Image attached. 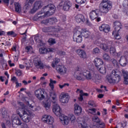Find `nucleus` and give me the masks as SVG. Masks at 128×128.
Returning a JSON list of instances; mask_svg holds the SVG:
<instances>
[{
  "instance_id": "5701e85b",
  "label": "nucleus",
  "mask_w": 128,
  "mask_h": 128,
  "mask_svg": "<svg viewBox=\"0 0 128 128\" xmlns=\"http://www.w3.org/2000/svg\"><path fill=\"white\" fill-rule=\"evenodd\" d=\"M34 40L35 42H36L38 44V46H44V42H42V38H40V37L36 35L34 38Z\"/></svg>"
},
{
  "instance_id": "72a5a7b5",
  "label": "nucleus",
  "mask_w": 128,
  "mask_h": 128,
  "mask_svg": "<svg viewBox=\"0 0 128 128\" xmlns=\"http://www.w3.org/2000/svg\"><path fill=\"white\" fill-rule=\"evenodd\" d=\"M97 70L100 74H104L106 72V67H99Z\"/></svg>"
},
{
  "instance_id": "bb28decb",
  "label": "nucleus",
  "mask_w": 128,
  "mask_h": 128,
  "mask_svg": "<svg viewBox=\"0 0 128 128\" xmlns=\"http://www.w3.org/2000/svg\"><path fill=\"white\" fill-rule=\"evenodd\" d=\"M0 112L3 118H8V112L6 111V108H1Z\"/></svg>"
},
{
  "instance_id": "37998d69",
  "label": "nucleus",
  "mask_w": 128,
  "mask_h": 128,
  "mask_svg": "<svg viewBox=\"0 0 128 128\" xmlns=\"http://www.w3.org/2000/svg\"><path fill=\"white\" fill-rule=\"evenodd\" d=\"M44 108L46 110H50V102H46V103L44 104Z\"/></svg>"
},
{
  "instance_id": "5fc2aeb1",
  "label": "nucleus",
  "mask_w": 128,
  "mask_h": 128,
  "mask_svg": "<svg viewBox=\"0 0 128 128\" xmlns=\"http://www.w3.org/2000/svg\"><path fill=\"white\" fill-rule=\"evenodd\" d=\"M111 62L112 63L113 66H118V61H116V60L112 59Z\"/></svg>"
},
{
  "instance_id": "c9c22d12",
  "label": "nucleus",
  "mask_w": 128,
  "mask_h": 128,
  "mask_svg": "<svg viewBox=\"0 0 128 128\" xmlns=\"http://www.w3.org/2000/svg\"><path fill=\"white\" fill-rule=\"evenodd\" d=\"M68 118L70 120L71 122H76V116H74V115L73 114H70L69 115L68 120Z\"/></svg>"
},
{
  "instance_id": "7ed1b4c3",
  "label": "nucleus",
  "mask_w": 128,
  "mask_h": 128,
  "mask_svg": "<svg viewBox=\"0 0 128 128\" xmlns=\"http://www.w3.org/2000/svg\"><path fill=\"white\" fill-rule=\"evenodd\" d=\"M106 78L110 84H118L120 82V72L118 70H114L110 74L106 76Z\"/></svg>"
},
{
  "instance_id": "e2e57ef3",
  "label": "nucleus",
  "mask_w": 128,
  "mask_h": 128,
  "mask_svg": "<svg viewBox=\"0 0 128 128\" xmlns=\"http://www.w3.org/2000/svg\"><path fill=\"white\" fill-rule=\"evenodd\" d=\"M42 32H48V27H44L42 30Z\"/></svg>"
},
{
  "instance_id": "473e14b6",
  "label": "nucleus",
  "mask_w": 128,
  "mask_h": 128,
  "mask_svg": "<svg viewBox=\"0 0 128 128\" xmlns=\"http://www.w3.org/2000/svg\"><path fill=\"white\" fill-rule=\"evenodd\" d=\"M103 59L104 60H106V62H108V60H110V55L106 53H105L102 56Z\"/></svg>"
},
{
  "instance_id": "f8f14e48",
  "label": "nucleus",
  "mask_w": 128,
  "mask_h": 128,
  "mask_svg": "<svg viewBox=\"0 0 128 128\" xmlns=\"http://www.w3.org/2000/svg\"><path fill=\"white\" fill-rule=\"evenodd\" d=\"M42 120L44 124H54V118L50 115L43 116Z\"/></svg>"
},
{
  "instance_id": "8fccbe9b",
  "label": "nucleus",
  "mask_w": 128,
  "mask_h": 128,
  "mask_svg": "<svg viewBox=\"0 0 128 128\" xmlns=\"http://www.w3.org/2000/svg\"><path fill=\"white\" fill-rule=\"evenodd\" d=\"M31 6H30V4H26L24 6V8L25 10L24 12H28V9L30 8Z\"/></svg>"
},
{
  "instance_id": "c756f323",
  "label": "nucleus",
  "mask_w": 128,
  "mask_h": 128,
  "mask_svg": "<svg viewBox=\"0 0 128 128\" xmlns=\"http://www.w3.org/2000/svg\"><path fill=\"white\" fill-rule=\"evenodd\" d=\"M90 34V32L82 29V36H84V38H88Z\"/></svg>"
},
{
  "instance_id": "39448f33",
  "label": "nucleus",
  "mask_w": 128,
  "mask_h": 128,
  "mask_svg": "<svg viewBox=\"0 0 128 128\" xmlns=\"http://www.w3.org/2000/svg\"><path fill=\"white\" fill-rule=\"evenodd\" d=\"M12 126L13 128H28V124L22 122V120L16 115L12 116Z\"/></svg>"
},
{
  "instance_id": "0e129e2a",
  "label": "nucleus",
  "mask_w": 128,
  "mask_h": 128,
  "mask_svg": "<svg viewBox=\"0 0 128 128\" xmlns=\"http://www.w3.org/2000/svg\"><path fill=\"white\" fill-rule=\"evenodd\" d=\"M16 88H18V86H22V84L21 83H18V82L16 81Z\"/></svg>"
},
{
  "instance_id": "dca6fc26",
  "label": "nucleus",
  "mask_w": 128,
  "mask_h": 128,
  "mask_svg": "<svg viewBox=\"0 0 128 128\" xmlns=\"http://www.w3.org/2000/svg\"><path fill=\"white\" fill-rule=\"evenodd\" d=\"M69 100L70 96H68V94H64L60 95V101L63 104H66V102H68Z\"/></svg>"
},
{
  "instance_id": "052dcab7",
  "label": "nucleus",
  "mask_w": 128,
  "mask_h": 128,
  "mask_svg": "<svg viewBox=\"0 0 128 128\" xmlns=\"http://www.w3.org/2000/svg\"><path fill=\"white\" fill-rule=\"evenodd\" d=\"M38 10V9H36L34 8V7L33 8H32L30 11V14H34V12H36Z\"/></svg>"
},
{
  "instance_id": "774afa93",
  "label": "nucleus",
  "mask_w": 128,
  "mask_h": 128,
  "mask_svg": "<svg viewBox=\"0 0 128 128\" xmlns=\"http://www.w3.org/2000/svg\"><path fill=\"white\" fill-rule=\"evenodd\" d=\"M11 46L10 42H6L5 46Z\"/></svg>"
},
{
  "instance_id": "864d4df0",
  "label": "nucleus",
  "mask_w": 128,
  "mask_h": 128,
  "mask_svg": "<svg viewBox=\"0 0 128 128\" xmlns=\"http://www.w3.org/2000/svg\"><path fill=\"white\" fill-rule=\"evenodd\" d=\"M55 32H58L62 30V28L60 26H54Z\"/></svg>"
},
{
  "instance_id": "e433bc0d",
  "label": "nucleus",
  "mask_w": 128,
  "mask_h": 128,
  "mask_svg": "<svg viewBox=\"0 0 128 128\" xmlns=\"http://www.w3.org/2000/svg\"><path fill=\"white\" fill-rule=\"evenodd\" d=\"M60 62V59L58 58H56L55 61L54 62H52V66L54 68H56V66Z\"/></svg>"
},
{
  "instance_id": "423d86ee",
  "label": "nucleus",
  "mask_w": 128,
  "mask_h": 128,
  "mask_svg": "<svg viewBox=\"0 0 128 128\" xmlns=\"http://www.w3.org/2000/svg\"><path fill=\"white\" fill-rule=\"evenodd\" d=\"M114 30L112 32V34L114 36L116 40H120V36L118 34V32L122 28V24L118 21L114 22Z\"/></svg>"
},
{
  "instance_id": "2f4dec72",
  "label": "nucleus",
  "mask_w": 128,
  "mask_h": 128,
  "mask_svg": "<svg viewBox=\"0 0 128 128\" xmlns=\"http://www.w3.org/2000/svg\"><path fill=\"white\" fill-rule=\"evenodd\" d=\"M34 8L36 10H38V8H42V2L41 1H37L34 4Z\"/></svg>"
},
{
  "instance_id": "412c9836",
  "label": "nucleus",
  "mask_w": 128,
  "mask_h": 128,
  "mask_svg": "<svg viewBox=\"0 0 128 128\" xmlns=\"http://www.w3.org/2000/svg\"><path fill=\"white\" fill-rule=\"evenodd\" d=\"M118 62L121 66H126L128 62V60L124 56H122Z\"/></svg>"
},
{
  "instance_id": "a878e982",
  "label": "nucleus",
  "mask_w": 128,
  "mask_h": 128,
  "mask_svg": "<svg viewBox=\"0 0 128 128\" xmlns=\"http://www.w3.org/2000/svg\"><path fill=\"white\" fill-rule=\"evenodd\" d=\"M122 74L124 78L125 84H128V72L124 71V70H122Z\"/></svg>"
},
{
  "instance_id": "338daca9",
  "label": "nucleus",
  "mask_w": 128,
  "mask_h": 128,
  "mask_svg": "<svg viewBox=\"0 0 128 128\" xmlns=\"http://www.w3.org/2000/svg\"><path fill=\"white\" fill-rule=\"evenodd\" d=\"M83 95L80 94V97L78 98V100L80 102H82L84 100Z\"/></svg>"
},
{
  "instance_id": "4d7b16f0",
  "label": "nucleus",
  "mask_w": 128,
  "mask_h": 128,
  "mask_svg": "<svg viewBox=\"0 0 128 128\" xmlns=\"http://www.w3.org/2000/svg\"><path fill=\"white\" fill-rule=\"evenodd\" d=\"M41 24H49V20H48V19L42 20L41 22Z\"/></svg>"
},
{
  "instance_id": "ea45409f",
  "label": "nucleus",
  "mask_w": 128,
  "mask_h": 128,
  "mask_svg": "<svg viewBox=\"0 0 128 128\" xmlns=\"http://www.w3.org/2000/svg\"><path fill=\"white\" fill-rule=\"evenodd\" d=\"M123 6L126 10H128V0H124L122 3Z\"/></svg>"
},
{
  "instance_id": "c85d7f7f",
  "label": "nucleus",
  "mask_w": 128,
  "mask_h": 128,
  "mask_svg": "<svg viewBox=\"0 0 128 128\" xmlns=\"http://www.w3.org/2000/svg\"><path fill=\"white\" fill-rule=\"evenodd\" d=\"M50 96L52 98V104H56V94L54 92H52L50 94Z\"/></svg>"
},
{
  "instance_id": "1a4fd4ad",
  "label": "nucleus",
  "mask_w": 128,
  "mask_h": 128,
  "mask_svg": "<svg viewBox=\"0 0 128 128\" xmlns=\"http://www.w3.org/2000/svg\"><path fill=\"white\" fill-rule=\"evenodd\" d=\"M59 6L63 7V10L68 12L70 8L72 7V4L68 0H62Z\"/></svg>"
},
{
  "instance_id": "cd10ccee",
  "label": "nucleus",
  "mask_w": 128,
  "mask_h": 128,
  "mask_svg": "<svg viewBox=\"0 0 128 128\" xmlns=\"http://www.w3.org/2000/svg\"><path fill=\"white\" fill-rule=\"evenodd\" d=\"M15 10L16 12H22V7L18 2H14Z\"/></svg>"
},
{
  "instance_id": "49530a36",
  "label": "nucleus",
  "mask_w": 128,
  "mask_h": 128,
  "mask_svg": "<svg viewBox=\"0 0 128 128\" xmlns=\"http://www.w3.org/2000/svg\"><path fill=\"white\" fill-rule=\"evenodd\" d=\"M48 42L50 44H56V40L52 38H50L48 40Z\"/></svg>"
},
{
  "instance_id": "de8ad7c7",
  "label": "nucleus",
  "mask_w": 128,
  "mask_h": 128,
  "mask_svg": "<svg viewBox=\"0 0 128 128\" xmlns=\"http://www.w3.org/2000/svg\"><path fill=\"white\" fill-rule=\"evenodd\" d=\"M100 50L98 48H94L93 50V54H100Z\"/></svg>"
},
{
  "instance_id": "6ab92c4d",
  "label": "nucleus",
  "mask_w": 128,
  "mask_h": 128,
  "mask_svg": "<svg viewBox=\"0 0 128 128\" xmlns=\"http://www.w3.org/2000/svg\"><path fill=\"white\" fill-rule=\"evenodd\" d=\"M84 76H85L86 80H92V72L88 71L86 70H84Z\"/></svg>"
},
{
  "instance_id": "c03bdc74",
  "label": "nucleus",
  "mask_w": 128,
  "mask_h": 128,
  "mask_svg": "<svg viewBox=\"0 0 128 128\" xmlns=\"http://www.w3.org/2000/svg\"><path fill=\"white\" fill-rule=\"evenodd\" d=\"M7 34L8 36H12L13 38H16V34L14 33L13 31L8 32Z\"/></svg>"
},
{
  "instance_id": "6e6552de",
  "label": "nucleus",
  "mask_w": 128,
  "mask_h": 128,
  "mask_svg": "<svg viewBox=\"0 0 128 128\" xmlns=\"http://www.w3.org/2000/svg\"><path fill=\"white\" fill-rule=\"evenodd\" d=\"M18 114L24 122H30V120L32 118V116L30 114H28L26 111L24 112L22 115L20 114V112L18 113Z\"/></svg>"
},
{
  "instance_id": "3c124183",
  "label": "nucleus",
  "mask_w": 128,
  "mask_h": 128,
  "mask_svg": "<svg viewBox=\"0 0 128 128\" xmlns=\"http://www.w3.org/2000/svg\"><path fill=\"white\" fill-rule=\"evenodd\" d=\"M25 50L27 52H29L32 50V46H26Z\"/></svg>"
},
{
  "instance_id": "79ce46f5",
  "label": "nucleus",
  "mask_w": 128,
  "mask_h": 128,
  "mask_svg": "<svg viewBox=\"0 0 128 128\" xmlns=\"http://www.w3.org/2000/svg\"><path fill=\"white\" fill-rule=\"evenodd\" d=\"M88 104L89 106H91L92 108H96V103L92 100H90L88 102Z\"/></svg>"
},
{
  "instance_id": "4c0bfd02",
  "label": "nucleus",
  "mask_w": 128,
  "mask_h": 128,
  "mask_svg": "<svg viewBox=\"0 0 128 128\" xmlns=\"http://www.w3.org/2000/svg\"><path fill=\"white\" fill-rule=\"evenodd\" d=\"M54 84H56V80H53L52 79H50V83L49 84V86L50 88H51L52 90H54Z\"/></svg>"
},
{
  "instance_id": "aec40b11",
  "label": "nucleus",
  "mask_w": 128,
  "mask_h": 128,
  "mask_svg": "<svg viewBox=\"0 0 128 128\" xmlns=\"http://www.w3.org/2000/svg\"><path fill=\"white\" fill-rule=\"evenodd\" d=\"M94 64L96 68H98L100 66H102L104 64V61L102 60L96 58L94 60Z\"/></svg>"
},
{
  "instance_id": "69168bd1",
  "label": "nucleus",
  "mask_w": 128,
  "mask_h": 128,
  "mask_svg": "<svg viewBox=\"0 0 128 128\" xmlns=\"http://www.w3.org/2000/svg\"><path fill=\"white\" fill-rule=\"evenodd\" d=\"M24 64H25L26 65V70H29L30 69V67L28 66V61H25V62H24Z\"/></svg>"
},
{
  "instance_id": "393cba45",
  "label": "nucleus",
  "mask_w": 128,
  "mask_h": 128,
  "mask_svg": "<svg viewBox=\"0 0 128 128\" xmlns=\"http://www.w3.org/2000/svg\"><path fill=\"white\" fill-rule=\"evenodd\" d=\"M100 47L104 52H108L110 50V46L108 45V44L101 43Z\"/></svg>"
},
{
  "instance_id": "58836bf2",
  "label": "nucleus",
  "mask_w": 128,
  "mask_h": 128,
  "mask_svg": "<svg viewBox=\"0 0 128 128\" xmlns=\"http://www.w3.org/2000/svg\"><path fill=\"white\" fill-rule=\"evenodd\" d=\"M92 120L94 122H96V124H100V120L98 116H95L93 117L92 118Z\"/></svg>"
},
{
  "instance_id": "ddd939ff",
  "label": "nucleus",
  "mask_w": 128,
  "mask_h": 128,
  "mask_svg": "<svg viewBox=\"0 0 128 128\" xmlns=\"http://www.w3.org/2000/svg\"><path fill=\"white\" fill-rule=\"evenodd\" d=\"M100 10H92L89 14L90 18L92 20H96L98 18V15L100 14Z\"/></svg>"
},
{
  "instance_id": "9b49d317",
  "label": "nucleus",
  "mask_w": 128,
  "mask_h": 128,
  "mask_svg": "<svg viewBox=\"0 0 128 128\" xmlns=\"http://www.w3.org/2000/svg\"><path fill=\"white\" fill-rule=\"evenodd\" d=\"M34 64L37 68L44 70V64L42 62V60L40 58L36 57L34 60Z\"/></svg>"
},
{
  "instance_id": "f3484780",
  "label": "nucleus",
  "mask_w": 128,
  "mask_h": 128,
  "mask_svg": "<svg viewBox=\"0 0 128 128\" xmlns=\"http://www.w3.org/2000/svg\"><path fill=\"white\" fill-rule=\"evenodd\" d=\"M75 20L78 24L80 22H84L86 21V18L82 14H78L75 16Z\"/></svg>"
},
{
  "instance_id": "b1692460",
  "label": "nucleus",
  "mask_w": 128,
  "mask_h": 128,
  "mask_svg": "<svg viewBox=\"0 0 128 128\" xmlns=\"http://www.w3.org/2000/svg\"><path fill=\"white\" fill-rule=\"evenodd\" d=\"M77 54L78 56L81 58H86V52L82 50H78Z\"/></svg>"
},
{
  "instance_id": "0eeeda50",
  "label": "nucleus",
  "mask_w": 128,
  "mask_h": 128,
  "mask_svg": "<svg viewBox=\"0 0 128 128\" xmlns=\"http://www.w3.org/2000/svg\"><path fill=\"white\" fill-rule=\"evenodd\" d=\"M85 70L84 68H78L74 72V77L78 80H83L82 76Z\"/></svg>"
},
{
  "instance_id": "680f3d73",
  "label": "nucleus",
  "mask_w": 128,
  "mask_h": 128,
  "mask_svg": "<svg viewBox=\"0 0 128 128\" xmlns=\"http://www.w3.org/2000/svg\"><path fill=\"white\" fill-rule=\"evenodd\" d=\"M11 80L13 82H18V79L16 78V77L14 76L11 78Z\"/></svg>"
},
{
  "instance_id": "a18cd8bd",
  "label": "nucleus",
  "mask_w": 128,
  "mask_h": 128,
  "mask_svg": "<svg viewBox=\"0 0 128 128\" xmlns=\"http://www.w3.org/2000/svg\"><path fill=\"white\" fill-rule=\"evenodd\" d=\"M110 54H116V48L112 46H110Z\"/></svg>"
},
{
  "instance_id": "20e7f679",
  "label": "nucleus",
  "mask_w": 128,
  "mask_h": 128,
  "mask_svg": "<svg viewBox=\"0 0 128 128\" xmlns=\"http://www.w3.org/2000/svg\"><path fill=\"white\" fill-rule=\"evenodd\" d=\"M112 8V2L108 0H102L99 6V12L102 14H108Z\"/></svg>"
},
{
  "instance_id": "bf43d9fd",
  "label": "nucleus",
  "mask_w": 128,
  "mask_h": 128,
  "mask_svg": "<svg viewBox=\"0 0 128 128\" xmlns=\"http://www.w3.org/2000/svg\"><path fill=\"white\" fill-rule=\"evenodd\" d=\"M96 20L98 22H100L102 20V17L100 16V14L98 15V16L96 18Z\"/></svg>"
},
{
  "instance_id": "9d476101",
  "label": "nucleus",
  "mask_w": 128,
  "mask_h": 128,
  "mask_svg": "<svg viewBox=\"0 0 128 128\" xmlns=\"http://www.w3.org/2000/svg\"><path fill=\"white\" fill-rule=\"evenodd\" d=\"M36 98H38L40 100H42L46 96V91L44 89H38L34 92Z\"/></svg>"
},
{
  "instance_id": "a19ab883",
  "label": "nucleus",
  "mask_w": 128,
  "mask_h": 128,
  "mask_svg": "<svg viewBox=\"0 0 128 128\" xmlns=\"http://www.w3.org/2000/svg\"><path fill=\"white\" fill-rule=\"evenodd\" d=\"M74 42H76L78 43L82 42V36H79L76 38H74Z\"/></svg>"
},
{
  "instance_id": "f704fd0d",
  "label": "nucleus",
  "mask_w": 128,
  "mask_h": 128,
  "mask_svg": "<svg viewBox=\"0 0 128 128\" xmlns=\"http://www.w3.org/2000/svg\"><path fill=\"white\" fill-rule=\"evenodd\" d=\"M50 24H54L58 22V20L56 18H50L48 19Z\"/></svg>"
},
{
  "instance_id": "2eb2a0df",
  "label": "nucleus",
  "mask_w": 128,
  "mask_h": 128,
  "mask_svg": "<svg viewBox=\"0 0 128 128\" xmlns=\"http://www.w3.org/2000/svg\"><path fill=\"white\" fill-rule=\"evenodd\" d=\"M99 30L100 32H104L108 34L110 30V26L106 24H103L99 27Z\"/></svg>"
},
{
  "instance_id": "13d9d810",
  "label": "nucleus",
  "mask_w": 128,
  "mask_h": 128,
  "mask_svg": "<svg viewBox=\"0 0 128 128\" xmlns=\"http://www.w3.org/2000/svg\"><path fill=\"white\" fill-rule=\"evenodd\" d=\"M58 54H59V56H65L66 54V52H64V51H58Z\"/></svg>"
},
{
  "instance_id": "4be33fe9",
  "label": "nucleus",
  "mask_w": 128,
  "mask_h": 128,
  "mask_svg": "<svg viewBox=\"0 0 128 128\" xmlns=\"http://www.w3.org/2000/svg\"><path fill=\"white\" fill-rule=\"evenodd\" d=\"M48 52H52V48H40L39 49V52L40 54H48Z\"/></svg>"
},
{
  "instance_id": "a211bd4d",
  "label": "nucleus",
  "mask_w": 128,
  "mask_h": 128,
  "mask_svg": "<svg viewBox=\"0 0 128 128\" xmlns=\"http://www.w3.org/2000/svg\"><path fill=\"white\" fill-rule=\"evenodd\" d=\"M74 114H76V116H80V114H82V107H80L78 104H74Z\"/></svg>"
},
{
  "instance_id": "09e8293b",
  "label": "nucleus",
  "mask_w": 128,
  "mask_h": 128,
  "mask_svg": "<svg viewBox=\"0 0 128 128\" xmlns=\"http://www.w3.org/2000/svg\"><path fill=\"white\" fill-rule=\"evenodd\" d=\"M48 32H55L54 26H51L48 27Z\"/></svg>"
},
{
  "instance_id": "f257e3e1",
  "label": "nucleus",
  "mask_w": 128,
  "mask_h": 128,
  "mask_svg": "<svg viewBox=\"0 0 128 128\" xmlns=\"http://www.w3.org/2000/svg\"><path fill=\"white\" fill-rule=\"evenodd\" d=\"M54 10H56L54 5V4H49L46 6L40 12L37 13L34 16V20H42V18H44L46 16H52L54 14Z\"/></svg>"
},
{
  "instance_id": "f03ea898",
  "label": "nucleus",
  "mask_w": 128,
  "mask_h": 128,
  "mask_svg": "<svg viewBox=\"0 0 128 128\" xmlns=\"http://www.w3.org/2000/svg\"><path fill=\"white\" fill-rule=\"evenodd\" d=\"M52 111L56 116H60V120L62 124L64 126H68V122H70L68 117L64 116V114L60 116L62 114V110H60V107L58 104V103L53 104Z\"/></svg>"
},
{
  "instance_id": "7c9ffc66",
  "label": "nucleus",
  "mask_w": 128,
  "mask_h": 128,
  "mask_svg": "<svg viewBox=\"0 0 128 128\" xmlns=\"http://www.w3.org/2000/svg\"><path fill=\"white\" fill-rule=\"evenodd\" d=\"M82 36V30L80 31L78 30L76 32L73 36V40H74V38H76L78 36Z\"/></svg>"
},
{
  "instance_id": "603ef678",
  "label": "nucleus",
  "mask_w": 128,
  "mask_h": 128,
  "mask_svg": "<svg viewBox=\"0 0 128 128\" xmlns=\"http://www.w3.org/2000/svg\"><path fill=\"white\" fill-rule=\"evenodd\" d=\"M76 2L77 4H84L86 0H76Z\"/></svg>"
},
{
  "instance_id": "6e6d98bb",
  "label": "nucleus",
  "mask_w": 128,
  "mask_h": 128,
  "mask_svg": "<svg viewBox=\"0 0 128 128\" xmlns=\"http://www.w3.org/2000/svg\"><path fill=\"white\" fill-rule=\"evenodd\" d=\"M16 76H22V70H17L16 72Z\"/></svg>"
},
{
  "instance_id": "4468645a",
  "label": "nucleus",
  "mask_w": 128,
  "mask_h": 128,
  "mask_svg": "<svg viewBox=\"0 0 128 128\" xmlns=\"http://www.w3.org/2000/svg\"><path fill=\"white\" fill-rule=\"evenodd\" d=\"M56 70L60 74H64L66 72V68L64 65H58L56 66Z\"/></svg>"
}]
</instances>
